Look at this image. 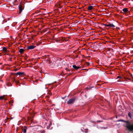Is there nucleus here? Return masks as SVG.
I'll return each instance as SVG.
<instances>
[{
    "label": "nucleus",
    "mask_w": 133,
    "mask_h": 133,
    "mask_svg": "<svg viewBox=\"0 0 133 133\" xmlns=\"http://www.w3.org/2000/svg\"><path fill=\"white\" fill-rule=\"evenodd\" d=\"M118 122H124L125 123L124 126L126 128L125 130L129 131L133 133V124H131V122L129 121H124L123 120H119L117 121Z\"/></svg>",
    "instance_id": "1"
},
{
    "label": "nucleus",
    "mask_w": 133,
    "mask_h": 133,
    "mask_svg": "<svg viewBox=\"0 0 133 133\" xmlns=\"http://www.w3.org/2000/svg\"><path fill=\"white\" fill-rule=\"evenodd\" d=\"M75 99L74 98H72L70 99L67 102L68 104H72L74 103L75 101Z\"/></svg>",
    "instance_id": "2"
},
{
    "label": "nucleus",
    "mask_w": 133,
    "mask_h": 133,
    "mask_svg": "<svg viewBox=\"0 0 133 133\" xmlns=\"http://www.w3.org/2000/svg\"><path fill=\"white\" fill-rule=\"evenodd\" d=\"M19 14H20L21 13L22 11L23 10V6L22 4H19Z\"/></svg>",
    "instance_id": "3"
},
{
    "label": "nucleus",
    "mask_w": 133,
    "mask_h": 133,
    "mask_svg": "<svg viewBox=\"0 0 133 133\" xmlns=\"http://www.w3.org/2000/svg\"><path fill=\"white\" fill-rule=\"evenodd\" d=\"M36 46L34 45H31L27 47V49L29 50H31L34 49Z\"/></svg>",
    "instance_id": "4"
},
{
    "label": "nucleus",
    "mask_w": 133,
    "mask_h": 133,
    "mask_svg": "<svg viewBox=\"0 0 133 133\" xmlns=\"http://www.w3.org/2000/svg\"><path fill=\"white\" fill-rule=\"evenodd\" d=\"M122 11L125 13H127L129 12L128 8H126L123 9Z\"/></svg>",
    "instance_id": "5"
},
{
    "label": "nucleus",
    "mask_w": 133,
    "mask_h": 133,
    "mask_svg": "<svg viewBox=\"0 0 133 133\" xmlns=\"http://www.w3.org/2000/svg\"><path fill=\"white\" fill-rule=\"evenodd\" d=\"M5 95H4L2 96H0V100H3V99L6 100V99H5Z\"/></svg>",
    "instance_id": "6"
},
{
    "label": "nucleus",
    "mask_w": 133,
    "mask_h": 133,
    "mask_svg": "<svg viewBox=\"0 0 133 133\" xmlns=\"http://www.w3.org/2000/svg\"><path fill=\"white\" fill-rule=\"evenodd\" d=\"M73 67L75 69L77 70L78 69L80 68V67L76 66V65H74L73 66Z\"/></svg>",
    "instance_id": "7"
},
{
    "label": "nucleus",
    "mask_w": 133,
    "mask_h": 133,
    "mask_svg": "<svg viewBox=\"0 0 133 133\" xmlns=\"http://www.w3.org/2000/svg\"><path fill=\"white\" fill-rule=\"evenodd\" d=\"M93 9V7L91 5H90L88 7V10H91Z\"/></svg>",
    "instance_id": "8"
},
{
    "label": "nucleus",
    "mask_w": 133,
    "mask_h": 133,
    "mask_svg": "<svg viewBox=\"0 0 133 133\" xmlns=\"http://www.w3.org/2000/svg\"><path fill=\"white\" fill-rule=\"evenodd\" d=\"M109 26L111 28H114V27L115 26L112 23H110L109 24Z\"/></svg>",
    "instance_id": "9"
},
{
    "label": "nucleus",
    "mask_w": 133,
    "mask_h": 133,
    "mask_svg": "<svg viewBox=\"0 0 133 133\" xmlns=\"http://www.w3.org/2000/svg\"><path fill=\"white\" fill-rule=\"evenodd\" d=\"M16 74L18 75L21 76L24 74V73L23 72H17Z\"/></svg>",
    "instance_id": "10"
},
{
    "label": "nucleus",
    "mask_w": 133,
    "mask_h": 133,
    "mask_svg": "<svg viewBox=\"0 0 133 133\" xmlns=\"http://www.w3.org/2000/svg\"><path fill=\"white\" fill-rule=\"evenodd\" d=\"M24 51V50L23 49H21L19 50V52L21 54L23 53Z\"/></svg>",
    "instance_id": "11"
},
{
    "label": "nucleus",
    "mask_w": 133,
    "mask_h": 133,
    "mask_svg": "<svg viewBox=\"0 0 133 133\" xmlns=\"http://www.w3.org/2000/svg\"><path fill=\"white\" fill-rule=\"evenodd\" d=\"M128 115L130 118L131 119L132 118V117H131L132 114L131 112H129L128 113Z\"/></svg>",
    "instance_id": "12"
},
{
    "label": "nucleus",
    "mask_w": 133,
    "mask_h": 133,
    "mask_svg": "<svg viewBox=\"0 0 133 133\" xmlns=\"http://www.w3.org/2000/svg\"><path fill=\"white\" fill-rule=\"evenodd\" d=\"M3 51L5 52H6L7 51V49L5 47H3Z\"/></svg>",
    "instance_id": "13"
},
{
    "label": "nucleus",
    "mask_w": 133,
    "mask_h": 133,
    "mask_svg": "<svg viewBox=\"0 0 133 133\" xmlns=\"http://www.w3.org/2000/svg\"><path fill=\"white\" fill-rule=\"evenodd\" d=\"M23 130L24 133H26V129H23Z\"/></svg>",
    "instance_id": "14"
},
{
    "label": "nucleus",
    "mask_w": 133,
    "mask_h": 133,
    "mask_svg": "<svg viewBox=\"0 0 133 133\" xmlns=\"http://www.w3.org/2000/svg\"><path fill=\"white\" fill-rule=\"evenodd\" d=\"M104 25L105 26L109 27V24H104Z\"/></svg>",
    "instance_id": "15"
},
{
    "label": "nucleus",
    "mask_w": 133,
    "mask_h": 133,
    "mask_svg": "<svg viewBox=\"0 0 133 133\" xmlns=\"http://www.w3.org/2000/svg\"><path fill=\"white\" fill-rule=\"evenodd\" d=\"M121 78V77L120 76H118L117 77V78Z\"/></svg>",
    "instance_id": "16"
},
{
    "label": "nucleus",
    "mask_w": 133,
    "mask_h": 133,
    "mask_svg": "<svg viewBox=\"0 0 133 133\" xmlns=\"http://www.w3.org/2000/svg\"><path fill=\"white\" fill-rule=\"evenodd\" d=\"M97 122H102V121H97Z\"/></svg>",
    "instance_id": "17"
},
{
    "label": "nucleus",
    "mask_w": 133,
    "mask_h": 133,
    "mask_svg": "<svg viewBox=\"0 0 133 133\" xmlns=\"http://www.w3.org/2000/svg\"><path fill=\"white\" fill-rule=\"evenodd\" d=\"M51 124H50L49 125V126H51Z\"/></svg>",
    "instance_id": "18"
},
{
    "label": "nucleus",
    "mask_w": 133,
    "mask_h": 133,
    "mask_svg": "<svg viewBox=\"0 0 133 133\" xmlns=\"http://www.w3.org/2000/svg\"><path fill=\"white\" fill-rule=\"evenodd\" d=\"M93 87H92L91 88H91H93Z\"/></svg>",
    "instance_id": "19"
}]
</instances>
